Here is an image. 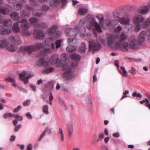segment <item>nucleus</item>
I'll list each match as a JSON object with an SVG mask.
<instances>
[{"mask_svg": "<svg viewBox=\"0 0 150 150\" xmlns=\"http://www.w3.org/2000/svg\"><path fill=\"white\" fill-rule=\"evenodd\" d=\"M4 81L7 82H10L11 83L15 82V80L14 79L11 77H7L4 79Z\"/></svg>", "mask_w": 150, "mask_h": 150, "instance_id": "47", "label": "nucleus"}, {"mask_svg": "<svg viewBox=\"0 0 150 150\" xmlns=\"http://www.w3.org/2000/svg\"><path fill=\"white\" fill-rule=\"evenodd\" d=\"M129 46L130 48L133 49H137L138 48V46L137 40L135 39H133L130 42Z\"/></svg>", "mask_w": 150, "mask_h": 150, "instance_id": "19", "label": "nucleus"}, {"mask_svg": "<svg viewBox=\"0 0 150 150\" xmlns=\"http://www.w3.org/2000/svg\"><path fill=\"white\" fill-rule=\"evenodd\" d=\"M85 20L84 19H81L79 22V24L80 25H84L85 24Z\"/></svg>", "mask_w": 150, "mask_h": 150, "instance_id": "63", "label": "nucleus"}, {"mask_svg": "<svg viewBox=\"0 0 150 150\" xmlns=\"http://www.w3.org/2000/svg\"><path fill=\"white\" fill-rule=\"evenodd\" d=\"M37 64L40 66H44L45 67L48 66L47 61L44 58H41L37 62Z\"/></svg>", "mask_w": 150, "mask_h": 150, "instance_id": "21", "label": "nucleus"}, {"mask_svg": "<svg viewBox=\"0 0 150 150\" xmlns=\"http://www.w3.org/2000/svg\"><path fill=\"white\" fill-rule=\"evenodd\" d=\"M113 16L115 19L119 21V19L121 18L120 17V14L119 12L117 11H114L113 13Z\"/></svg>", "mask_w": 150, "mask_h": 150, "instance_id": "37", "label": "nucleus"}, {"mask_svg": "<svg viewBox=\"0 0 150 150\" xmlns=\"http://www.w3.org/2000/svg\"><path fill=\"white\" fill-rule=\"evenodd\" d=\"M15 6L16 7V9L17 10H20L23 7V4L22 3H16Z\"/></svg>", "mask_w": 150, "mask_h": 150, "instance_id": "39", "label": "nucleus"}, {"mask_svg": "<svg viewBox=\"0 0 150 150\" xmlns=\"http://www.w3.org/2000/svg\"><path fill=\"white\" fill-rule=\"evenodd\" d=\"M30 100L29 99H28L24 101L23 103V105L24 106H27L29 105Z\"/></svg>", "mask_w": 150, "mask_h": 150, "instance_id": "55", "label": "nucleus"}, {"mask_svg": "<svg viewBox=\"0 0 150 150\" xmlns=\"http://www.w3.org/2000/svg\"><path fill=\"white\" fill-rule=\"evenodd\" d=\"M132 96L134 97H137L140 98L142 97V95L140 93H137L136 92H134L132 93Z\"/></svg>", "mask_w": 150, "mask_h": 150, "instance_id": "50", "label": "nucleus"}, {"mask_svg": "<svg viewBox=\"0 0 150 150\" xmlns=\"http://www.w3.org/2000/svg\"><path fill=\"white\" fill-rule=\"evenodd\" d=\"M33 33L37 39H43L45 38V33L42 30L35 29Z\"/></svg>", "mask_w": 150, "mask_h": 150, "instance_id": "11", "label": "nucleus"}, {"mask_svg": "<svg viewBox=\"0 0 150 150\" xmlns=\"http://www.w3.org/2000/svg\"><path fill=\"white\" fill-rule=\"evenodd\" d=\"M21 105H18L16 108L14 109L13 112H18L21 109Z\"/></svg>", "mask_w": 150, "mask_h": 150, "instance_id": "61", "label": "nucleus"}, {"mask_svg": "<svg viewBox=\"0 0 150 150\" xmlns=\"http://www.w3.org/2000/svg\"><path fill=\"white\" fill-rule=\"evenodd\" d=\"M61 40H57L55 43L56 45L54 43H52L51 44V46H50V47H52V49H54L55 48H58L60 47H61Z\"/></svg>", "mask_w": 150, "mask_h": 150, "instance_id": "26", "label": "nucleus"}, {"mask_svg": "<svg viewBox=\"0 0 150 150\" xmlns=\"http://www.w3.org/2000/svg\"><path fill=\"white\" fill-rule=\"evenodd\" d=\"M67 1L68 0H50L49 2L47 0V2L52 7L57 6L59 4L60 2L62 6H65L67 3Z\"/></svg>", "mask_w": 150, "mask_h": 150, "instance_id": "10", "label": "nucleus"}, {"mask_svg": "<svg viewBox=\"0 0 150 150\" xmlns=\"http://www.w3.org/2000/svg\"><path fill=\"white\" fill-rule=\"evenodd\" d=\"M131 74L133 75H135L136 74V70L134 67H131L129 71Z\"/></svg>", "mask_w": 150, "mask_h": 150, "instance_id": "46", "label": "nucleus"}, {"mask_svg": "<svg viewBox=\"0 0 150 150\" xmlns=\"http://www.w3.org/2000/svg\"><path fill=\"white\" fill-rule=\"evenodd\" d=\"M8 39L11 42L14 43L18 45L21 44L22 42L21 38L18 35H10L8 37Z\"/></svg>", "mask_w": 150, "mask_h": 150, "instance_id": "12", "label": "nucleus"}, {"mask_svg": "<svg viewBox=\"0 0 150 150\" xmlns=\"http://www.w3.org/2000/svg\"><path fill=\"white\" fill-rule=\"evenodd\" d=\"M66 34L70 36H73V38H69L67 41L69 44L66 50L69 52H71L76 50V43L77 40L76 37L78 34L81 37H84L86 34V28L83 26L77 25L74 27V28H67L65 30Z\"/></svg>", "mask_w": 150, "mask_h": 150, "instance_id": "2", "label": "nucleus"}, {"mask_svg": "<svg viewBox=\"0 0 150 150\" xmlns=\"http://www.w3.org/2000/svg\"><path fill=\"white\" fill-rule=\"evenodd\" d=\"M135 27V30L136 31H139L140 29V24H136Z\"/></svg>", "mask_w": 150, "mask_h": 150, "instance_id": "59", "label": "nucleus"}, {"mask_svg": "<svg viewBox=\"0 0 150 150\" xmlns=\"http://www.w3.org/2000/svg\"><path fill=\"white\" fill-rule=\"evenodd\" d=\"M113 20H110L107 19L105 20V23L108 27H111L112 26V23Z\"/></svg>", "mask_w": 150, "mask_h": 150, "instance_id": "44", "label": "nucleus"}, {"mask_svg": "<svg viewBox=\"0 0 150 150\" xmlns=\"http://www.w3.org/2000/svg\"><path fill=\"white\" fill-rule=\"evenodd\" d=\"M121 69L123 71L122 73V75L124 77H126L127 76V73L125 67L124 66H122L121 67Z\"/></svg>", "mask_w": 150, "mask_h": 150, "instance_id": "45", "label": "nucleus"}, {"mask_svg": "<svg viewBox=\"0 0 150 150\" xmlns=\"http://www.w3.org/2000/svg\"><path fill=\"white\" fill-rule=\"evenodd\" d=\"M150 10V1L148 2L147 5L140 6L138 9V13L140 14L144 15L148 13Z\"/></svg>", "mask_w": 150, "mask_h": 150, "instance_id": "8", "label": "nucleus"}, {"mask_svg": "<svg viewBox=\"0 0 150 150\" xmlns=\"http://www.w3.org/2000/svg\"><path fill=\"white\" fill-rule=\"evenodd\" d=\"M20 14L23 17H29L30 15V13L29 12H27L26 10L23 9L20 11Z\"/></svg>", "mask_w": 150, "mask_h": 150, "instance_id": "32", "label": "nucleus"}, {"mask_svg": "<svg viewBox=\"0 0 150 150\" xmlns=\"http://www.w3.org/2000/svg\"><path fill=\"white\" fill-rule=\"evenodd\" d=\"M87 103L88 106L89 107H90L91 106L92 102L91 99V98L89 96H88V100L87 101Z\"/></svg>", "mask_w": 150, "mask_h": 150, "instance_id": "51", "label": "nucleus"}, {"mask_svg": "<svg viewBox=\"0 0 150 150\" xmlns=\"http://www.w3.org/2000/svg\"><path fill=\"white\" fill-rule=\"evenodd\" d=\"M70 57L72 60L79 62L81 59V56L77 53L72 54L70 55Z\"/></svg>", "mask_w": 150, "mask_h": 150, "instance_id": "25", "label": "nucleus"}, {"mask_svg": "<svg viewBox=\"0 0 150 150\" xmlns=\"http://www.w3.org/2000/svg\"><path fill=\"white\" fill-rule=\"evenodd\" d=\"M112 136L114 137L117 138L119 137L120 134L118 132H114Z\"/></svg>", "mask_w": 150, "mask_h": 150, "instance_id": "64", "label": "nucleus"}, {"mask_svg": "<svg viewBox=\"0 0 150 150\" xmlns=\"http://www.w3.org/2000/svg\"><path fill=\"white\" fill-rule=\"evenodd\" d=\"M37 19L34 17L31 18L29 19L30 22L32 24H34V25L35 24H36V23H38L37 22Z\"/></svg>", "mask_w": 150, "mask_h": 150, "instance_id": "43", "label": "nucleus"}, {"mask_svg": "<svg viewBox=\"0 0 150 150\" xmlns=\"http://www.w3.org/2000/svg\"><path fill=\"white\" fill-rule=\"evenodd\" d=\"M104 136V133L103 132L100 133L98 135V138L101 140Z\"/></svg>", "mask_w": 150, "mask_h": 150, "instance_id": "58", "label": "nucleus"}, {"mask_svg": "<svg viewBox=\"0 0 150 150\" xmlns=\"http://www.w3.org/2000/svg\"><path fill=\"white\" fill-rule=\"evenodd\" d=\"M58 26L56 25H53L47 30V33L50 35H53V36L50 37L46 39L45 42V46L43 43L37 42L34 45L28 46L26 47H21L18 49L19 52H27L29 54H31L33 52L40 49L44 48L43 51L40 52L39 54L37 55L38 57L42 56L43 57L47 53L51 52V49L50 48V40L52 41L59 37L61 35V32L57 30Z\"/></svg>", "mask_w": 150, "mask_h": 150, "instance_id": "1", "label": "nucleus"}, {"mask_svg": "<svg viewBox=\"0 0 150 150\" xmlns=\"http://www.w3.org/2000/svg\"><path fill=\"white\" fill-rule=\"evenodd\" d=\"M86 50V45L84 42H82L80 47L79 51L80 52L83 53H85Z\"/></svg>", "mask_w": 150, "mask_h": 150, "instance_id": "29", "label": "nucleus"}, {"mask_svg": "<svg viewBox=\"0 0 150 150\" xmlns=\"http://www.w3.org/2000/svg\"><path fill=\"white\" fill-rule=\"evenodd\" d=\"M56 58V64L57 66L62 67L63 70H66L62 74L63 77L71 79L73 77V71L69 66L67 64L64 65L62 60L59 58L57 54H54L52 56V59L53 62H54V59Z\"/></svg>", "mask_w": 150, "mask_h": 150, "instance_id": "3", "label": "nucleus"}, {"mask_svg": "<svg viewBox=\"0 0 150 150\" xmlns=\"http://www.w3.org/2000/svg\"><path fill=\"white\" fill-rule=\"evenodd\" d=\"M41 8L42 10L44 11H48L50 9V7L49 6L45 4L42 6L41 7Z\"/></svg>", "mask_w": 150, "mask_h": 150, "instance_id": "48", "label": "nucleus"}, {"mask_svg": "<svg viewBox=\"0 0 150 150\" xmlns=\"http://www.w3.org/2000/svg\"><path fill=\"white\" fill-rule=\"evenodd\" d=\"M12 28L14 31L17 32H19L20 30L19 25L18 23H14L12 27Z\"/></svg>", "mask_w": 150, "mask_h": 150, "instance_id": "34", "label": "nucleus"}, {"mask_svg": "<svg viewBox=\"0 0 150 150\" xmlns=\"http://www.w3.org/2000/svg\"><path fill=\"white\" fill-rule=\"evenodd\" d=\"M118 47H116L115 49H120L122 51L126 52L128 50L129 46L128 44L126 42H122L119 41Z\"/></svg>", "mask_w": 150, "mask_h": 150, "instance_id": "13", "label": "nucleus"}, {"mask_svg": "<svg viewBox=\"0 0 150 150\" xmlns=\"http://www.w3.org/2000/svg\"><path fill=\"white\" fill-rule=\"evenodd\" d=\"M145 34L147 37L148 41L150 42V28L148 29L146 32L142 31L140 33L139 40L140 42L144 41L145 38Z\"/></svg>", "mask_w": 150, "mask_h": 150, "instance_id": "9", "label": "nucleus"}, {"mask_svg": "<svg viewBox=\"0 0 150 150\" xmlns=\"http://www.w3.org/2000/svg\"><path fill=\"white\" fill-rule=\"evenodd\" d=\"M23 36H28L30 35L31 33L28 31L24 30L23 32H21Z\"/></svg>", "mask_w": 150, "mask_h": 150, "instance_id": "52", "label": "nucleus"}, {"mask_svg": "<svg viewBox=\"0 0 150 150\" xmlns=\"http://www.w3.org/2000/svg\"><path fill=\"white\" fill-rule=\"evenodd\" d=\"M150 25V18H147L143 24L142 26L144 28L147 27Z\"/></svg>", "mask_w": 150, "mask_h": 150, "instance_id": "38", "label": "nucleus"}, {"mask_svg": "<svg viewBox=\"0 0 150 150\" xmlns=\"http://www.w3.org/2000/svg\"><path fill=\"white\" fill-rule=\"evenodd\" d=\"M46 134V133H45V132L44 131L43 132L40 136V137L38 140V141H40L45 136Z\"/></svg>", "mask_w": 150, "mask_h": 150, "instance_id": "54", "label": "nucleus"}, {"mask_svg": "<svg viewBox=\"0 0 150 150\" xmlns=\"http://www.w3.org/2000/svg\"><path fill=\"white\" fill-rule=\"evenodd\" d=\"M119 22L123 25L127 24L130 22L129 17L128 15L126 16H124L119 19Z\"/></svg>", "mask_w": 150, "mask_h": 150, "instance_id": "16", "label": "nucleus"}, {"mask_svg": "<svg viewBox=\"0 0 150 150\" xmlns=\"http://www.w3.org/2000/svg\"><path fill=\"white\" fill-rule=\"evenodd\" d=\"M10 16L13 20L15 21L17 20L18 23L26 21L25 19H22V18L19 17L18 14L16 12H14L11 13Z\"/></svg>", "mask_w": 150, "mask_h": 150, "instance_id": "14", "label": "nucleus"}, {"mask_svg": "<svg viewBox=\"0 0 150 150\" xmlns=\"http://www.w3.org/2000/svg\"><path fill=\"white\" fill-rule=\"evenodd\" d=\"M59 136V137L61 140L62 141L64 140V132L62 129L61 127H59L58 131Z\"/></svg>", "mask_w": 150, "mask_h": 150, "instance_id": "30", "label": "nucleus"}, {"mask_svg": "<svg viewBox=\"0 0 150 150\" xmlns=\"http://www.w3.org/2000/svg\"><path fill=\"white\" fill-rule=\"evenodd\" d=\"M15 114H13L10 112H8L5 113L3 115V117L4 119H7L8 118L12 117H14Z\"/></svg>", "mask_w": 150, "mask_h": 150, "instance_id": "40", "label": "nucleus"}, {"mask_svg": "<svg viewBox=\"0 0 150 150\" xmlns=\"http://www.w3.org/2000/svg\"><path fill=\"white\" fill-rule=\"evenodd\" d=\"M61 57L63 60H65L66 59V54L65 53L62 54L61 55Z\"/></svg>", "mask_w": 150, "mask_h": 150, "instance_id": "62", "label": "nucleus"}, {"mask_svg": "<svg viewBox=\"0 0 150 150\" xmlns=\"http://www.w3.org/2000/svg\"><path fill=\"white\" fill-rule=\"evenodd\" d=\"M22 19H25L26 21H25L19 22V23H22L21 25V27L23 30H27L30 27L29 23L27 22V19L23 18H22Z\"/></svg>", "mask_w": 150, "mask_h": 150, "instance_id": "20", "label": "nucleus"}, {"mask_svg": "<svg viewBox=\"0 0 150 150\" xmlns=\"http://www.w3.org/2000/svg\"><path fill=\"white\" fill-rule=\"evenodd\" d=\"M20 78L25 84L28 83L29 81L28 79L34 76L33 73L30 71H23L19 74Z\"/></svg>", "mask_w": 150, "mask_h": 150, "instance_id": "7", "label": "nucleus"}, {"mask_svg": "<svg viewBox=\"0 0 150 150\" xmlns=\"http://www.w3.org/2000/svg\"><path fill=\"white\" fill-rule=\"evenodd\" d=\"M73 129V124L72 122L69 124L68 126V136L71 137L72 135Z\"/></svg>", "mask_w": 150, "mask_h": 150, "instance_id": "24", "label": "nucleus"}, {"mask_svg": "<svg viewBox=\"0 0 150 150\" xmlns=\"http://www.w3.org/2000/svg\"><path fill=\"white\" fill-rule=\"evenodd\" d=\"M4 25L6 27H9L12 24V21L9 19H8L3 22Z\"/></svg>", "mask_w": 150, "mask_h": 150, "instance_id": "31", "label": "nucleus"}, {"mask_svg": "<svg viewBox=\"0 0 150 150\" xmlns=\"http://www.w3.org/2000/svg\"><path fill=\"white\" fill-rule=\"evenodd\" d=\"M144 19V17L142 15H136L134 16L133 21L135 24L142 23Z\"/></svg>", "mask_w": 150, "mask_h": 150, "instance_id": "15", "label": "nucleus"}, {"mask_svg": "<svg viewBox=\"0 0 150 150\" xmlns=\"http://www.w3.org/2000/svg\"><path fill=\"white\" fill-rule=\"evenodd\" d=\"M101 47V44L97 41L92 40L89 41L88 52L92 50L93 52H94L100 50Z\"/></svg>", "mask_w": 150, "mask_h": 150, "instance_id": "6", "label": "nucleus"}, {"mask_svg": "<svg viewBox=\"0 0 150 150\" xmlns=\"http://www.w3.org/2000/svg\"><path fill=\"white\" fill-rule=\"evenodd\" d=\"M122 30V28L120 25L118 26L114 29V31L116 33H119Z\"/></svg>", "mask_w": 150, "mask_h": 150, "instance_id": "49", "label": "nucleus"}, {"mask_svg": "<svg viewBox=\"0 0 150 150\" xmlns=\"http://www.w3.org/2000/svg\"><path fill=\"white\" fill-rule=\"evenodd\" d=\"M54 69L53 67H51L47 69H45L42 70L43 72L45 74H48L54 71Z\"/></svg>", "mask_w": 150, "mask_h": 150, "instance_id": "35", "label": "nucleus"}, {"mask_svg": "<svg viewBox=\"0 0 150 150\" xmlns=\"http://www.w3.org/2000/svg\"><path fill=\"white\" fill-rule=\"evenodd\" d=\"M25 7L27 9L29 10H34L33 7H34L32 6H30L29 5L27 4L25 6Z\"/></svg>", "mask_w": 150, "mask_h": 150, "instance_id": "57", "label": "nucleus"}, {"mask_svg": "<svg viewBox=\"0 0 150 150\" xmlns=\"http://www.w3.org/2000/svg\"><path fill=\"white\" fill-rule=\"evenodd\" d=\"M127 33L125 31H123L120 36V41L122 42L126 40L127 38Z\"/></svg>", "mask_w": 150, "mask_h": 150, "instance_id": "27", "label": "nucleus"}, {"mask_svg": "<svg viewBox=\"0 0 150 150\" xmlns=\"http://www.w3.org/2000/svg\"><path fill=\"white\" fill-rule=\"evenodd\" d=\"M35 26L40 28H44L47 27V25L46 23L44 22H40L38 23H36L35 24Z\"/></svg>", "mask_w": 150, "mask_h": 150, "instance_id": "33", "label": "nucleus"}, {"mask_svg": "<svg viewBox=\"0 0 150 150\" xmlns=\"http://www.w3.org/2000/svg\"><path fill=\"white\" fill-rule=\"evenodd\" d=\"M15 127L14 129V131L17 132L18 131L19 129L21 128L22 127V125L21 124H19L15 126Z\"/></svg>", "mask_w": 150, "mask_h": 150, "instance_id": "56", "label": "nucleus"}, {"mask_svg": "<svg viewBox=\"0 0 150 150\" xmlns=\"http://www.w3.org/2000/svg\"><path fill=\"white\" fill-rule=\"evenodd\" d=\"M30 3L34 7H37L39 6L38 2L35 0H30Z\"/></svg>", "mask_w": 150, "mask_h": 150, "instance_id": "41", "label": "nucleus"}, {"mask_svg": "<svg viewBox=\"0 0 150 150\" xmlns=\"http://www.w3.org/2000/svg\"><path fill=\"white\" fill-rule=\"evenodd\" d=\"M12 32L10 28H3L0 30V34L2 35H8Z\"/></svg>", "mask_w": 150, "mask_h": 150, "instance_id": "18", "label": "nucleus"}, {"mask_svg": "<svg viewBox=\"0 0 150 150\" xmlns=\"http://www.w3.org/2000/svg\"><path fill=\"white\" fill-rule=\"evenodd\" d=\"M6 48L9 51L12 52H15L17 49V47L15 44L8 43Z\"/></svg>", "mask_w": 150, "mask_h": 150, "instance_id": "23", "label": "nucleus"}, {"mask_svg": "<svg viewBox=\"0 0 150 150\" xmlns=\"http://www.w3.org/2000/svg\"><path fill=\"white\" fill-rule=\"evenodd\" d=\"M8 44L6 39L1 36H0V47H1L6 48Z\"/></svg>", "mask_w": 150, "mask_h": 150, "instance_id": "17", "label": "nucleus"}, {"mask_svg": "<svg viewBox=\"0 0 150 150\" xmlns=\"http://www.w3.org/2000/svg\"><path fill=\"white\" fill-rule=\"evenodd\" d=\"M14 117L16 119L18 120L21 121L23 120V117L22 116H20L16 114H15Z\"/></svg>", "mask_w": 150, "mask_h": 150, "instance_id": "53", "label": "nucleus"}, {"mask_svg": "<svg viewBox=\"0 0 150 150\" xmlns=\"http://www.w3.org/2000/svg\"><path fill=\"white\" fill-rule=\"evenodd\" d=\"M107 45L108 46L114 47H118L119 43L118 36L117 35L112 34H109L107 37Z\"/></svg>", "mask_w": 150, "mask_h": 150, "instance_id": "5", "label": "nucleus"}, {"mask_svg": "<svg viewBox=\"0 0 150 150\" xmlns=\"http://www.w3.org/2000/svg\"><path fill=\"white\" fill-rule=\"evenodd\" d=\"M32 15L33 16L35 17H40L43 14L45 15L46 14V13H43L42 12H35V10H34L33 11L32 13Z\"/></svg>", "mask_w": 150, "mask_h": 150, "instance_id": "36", "label": "nucleus"}, {"mask_svg": "<svg viewBox=\"0 0 150 150\" xmlns=\"http://www.w3.org/2000/svg\"><path fill=\"white\" fill-rule=\"evenodd\" d=\"M43 112L45 114L47 115L49 113L48 111V108L47 105H44L42 108Z\"/></svg>", "mask_w": 150, "mask_h": 150, "instance_id": "42", "label": "nucleus"}, {"mask_svg": "<svg viewBox=\"0 0 150 150\" xmlns=\"http://www.w3.org/2000/svg\"><path fill=\"white\" fill-rule=\"evenodd\" d=\"M25 115L27 117L28 119H31L32 118V116L30 114V112H28L26 113L25 114Z\"/></svg>", "mask_w": 150, "mask_h": 150, "instance_id": "60", "label": "nucleus"}, {"mask_svg": "<svg viewBox=\"0 0 150 150\" xmlns=\"http://www.w3.org/2000/svg\"><path fill=\"white\" fill-rule=\"evenodd\" d=\"M88 11V9L83 7H80L78 10V13L81 15L83 16L86 14Z\"/></svg>", "mask_w": 150, "mask_h": 150, "instance_id": "28", "label": "nucleus"}, {"mask_svg": "<svg viewBox=\"0 0 150 150\" xmlns=\"http://www.w3.org/2000/svg\"><path fill=\"white\" fill-rule=\"evenodd\" d=\"M10 10L8 8L1 6L0 8V14L1 13L4 15H7L9 13Z\"/></svg>", "mask_w": 150, "mask_h": 150, "instance_id": "22", "label": "nucleus"}, {"mask_svg": "<svg viewBox=\"0 0 150 150\" xmlns=\"http://www.w3.org/2000/svg\"><path fill=\"white\" fill-rule=\"evenodd\" d=\"M86 21L89 23L90 25L87 24L86 27L89 30L93 29V34L95 36L97 35V32L95 29L93 28L95 27L99 32L102 31L100 26L95 20L94 16L91 14H88L86 16Z\"/></svg>", "mask_w": 150, "mask_h": 150, "instance_id": "4", "label": "nucleus"}]
</instances>
